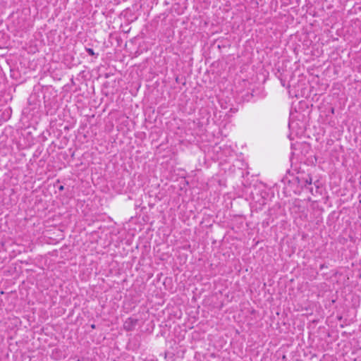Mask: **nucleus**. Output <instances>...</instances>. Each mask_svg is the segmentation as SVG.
<instances>
[{"instance_id":"f03ea898","label":"nucleus","mask_w":361,"mask_h":361,"mask_svg":"<svg viewBox=\"0 0 361 361\" xmlns=\"http://www.w3.org/2000/svg\"><path fill=\"white\" fill-rule=\"evenodd\" d=\"M86 50H87V51L90 55H92V56H94V51H93V49H91V48H87V49H86Z\"/></svg>"},{"instance_id":"20e7f679","label":"nucleus","mask_w":361,"mask_h":361,"mask_svg":"<svg viewBox=\"0 0 361 361\" xmlns=\"http://www.w3.org/2000/svg\"><path fill=\"white\" fill-rule=\"evenodd\" d=\"M59 189V190H63L64 189V187L63 185H61Z\"/></svg>"},{"instance_id":"f257e3e1","label":"nucleus","mask_w":361,"mask_h":361,"mask_svg":"<svg viewBox=\"0 0 361 361\" xmlns=\"http://www.w3.org/2000/svg\"><path fill=\"white\" fill-rule=\"evenodd\" d=\"M137 324V319L133 318H128L123 324V328L126 331H131Z\"/></svg>"},{"instance_id":"7ed1b4c3","label":"nucleus","mask_w":361,"mask_h":361,"mask_svg":"<svg viewBox=\"0 0 361 361\" xmlns=\"http://www.w3.org/2000/svg\"><path fill=\"white\" fill-rule=\"evenodd\" d=\"M306 182L308 183V184H311L312 183V178H310L309 180H306Z\"/></svg>"}]
</instances>
